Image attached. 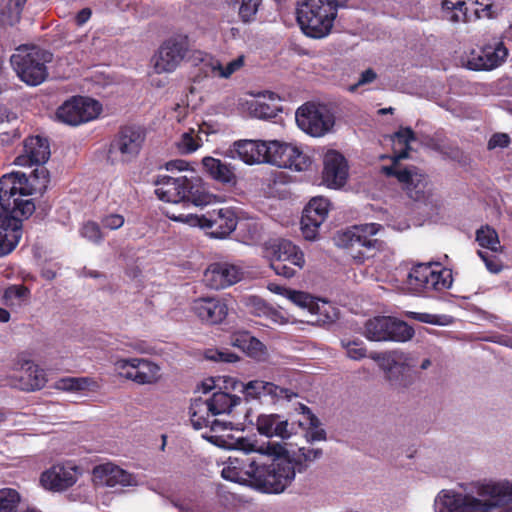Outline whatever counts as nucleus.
I'll return each instance as SVG.
<instances>
[{"label": "nucleus", "mask_w": 512, "mask_h": 512, "mask_svg": "<svg viewBox=\"0 0 512 512\" xmlns=\"http://www.w3.org/2000/svg\"><path fill=\"white\" fill-rule=\"evenodd\" d=\"M91 17V11L88 8H84L81 11L78 12L76 16V22L78 25H83L86 23L89 18Z\"/></svg>", "instance_id": "nucleus-60"}, {"label": "nucleus", "mask_w": 512, "mask_h": 512, "mask_svg": "<svg viewBox=\"0 0 512 512\" xmlns=\"http://www.w3.org/2000/svg\"><path fill=\"white\" fill-rule=\"evenodd\" d=\"M265 315H267L274 323L286 324L288 322L285 316H283L280 312L272 309H268Z\"/></svg>", "instance_id": "nucleus-59"}, {"label": "nucleus", "mask_w": 512, "mask_h": 512, "mask_svg": "<svg viewBox=\"0 0 512 512\" xmlns=\"http://www.w3.org/2000/svg\"><path fill=\"white\" fill-rule=\"evenodd\" d=\"M242 275L240 267L227 262H216L205 270L204 281L211 289L220 290L240 281Z\"/></svg>", "instance_id": "nucleus-28"}, {"label": "nucleus", "mask_w": 512, "mask_h": 512, "mask_svg": "<svg viewBox=\"0 0 512 512\" xmlns=\"http://www.w3.org/2000/svg\"><path fill=\"white\" fill-rule=\"evenodd\" d=\"M80 234L83 238L95 244H100L105 237L99 224L94 221L84 223L80 229Z\"/></svg>", "instance_id": "nucleus-47"}, {"label": "nucleus", "mask_w": 512, "mask_h": 512, "mask_svg": "<svg viewBox=\"0 0 512 512\" xmlns=\"http://www.w3.org/2000/svg\"><path fill=\"white\" fill-rule=\"evenodd\" d=\"M473 492L442 489L435 496L434 512H500L512 503V481L482 480Z\"/></svg>", "instance_id": "nucleus-3"}, {"label": "nucleus", "mask_w": 512, "mask_h": 512, "mask_svg": "<svg viewBox=\"0 0 512 512\" xmlns=\"http://www.w3.org/2000/svg\"><path fill=\"white\" fill-rule=\"evenodd\" d=\"M342 347L346 350V355L352 360H361L367 356V349L361 340H341Z\"/></svg>", "instance_id": "nucleus-46"}, {"label": "nucleus", "mask_w": 512, "mask_h": 512, "mask_svg": "<svg viewBox=\"0 0 512 512\" xmlns=\"http://www.w3.org/2000/svg\"><path fill=\"white\" fill-rule=\"evenodd\" d=\"M364 335L370 341L406 342L413 337L414 330L394 317L378 316L366 322Z\"/></svg>", "instance_id": "nucleus-12"}, {"label": "nucleus", "mask_w": 512, "mask_h": 512, "mask_svg": "<svg viewBox=\"0 0 512 512\" xmlns=\"http://www.w3.org/2000/svg\"><path fill=\"white\" fill-rule=\"evenodd\" d=\"M10 317V313L6 309L0 307V322L7 323L9 322Z\"/></svg>", "instance_id": "nucleus-64"}, {"label": "nucleus", "mask_w": 512, "mask_h": 512, "mask_svg": "<svg viewBox=\"0 0 512 512\" xmlns=\"http://www.w3.org/2000/svg\"><path fill=\"white\" fill-rule=\"evenodd\" d=\"M29 295V290L23 285H12L5 289L3 294L4 303L7 306H20Z\"/></svg>", "instance_id": "nucleus-42"}, {"label": "nucleus", "mask_w": 512, "mask_h": 512, "mask_svg": "<svg viewBox=\"0 0 512 512\" xmlns=\"http://www.w3.org/2000/svg\"><path fill=\"white\" fill-rule=\"evenodd\" d=\"M102 110L101 104L87 97H73L64 102L57 110V118L68 125L77 126L97 118Z\"/></svg>", "instance_id": "nucleus-18"}, {"label": "nucleus", "mask_w": 512, "mask_h": 512, "mask_svg": "<svg viewBox=\"0 0 512 512\" xmlns=\"http://www.w3.org/2000/svg\"><path fill=\"white\" fill-rule=\"evenodd\" d=\"M49 182L48 171L36 168L30 178L21 172H11L0 179V257L11 253L22 237V219L35 211L29 198L42 192Z\"/></svg>", "instance_id": "nucleus-2"}, {"label": "nucleus", "mask_w": 512, "mask_h": 512, "mask_svg": "<svg viewBox=\"0 0 512 512\" xmlns=\"http://www.w3.org/2000/svg\"><path fill=\"white\" fill-rule=\"evenodd\" d=\"M232 344L243 350H247L249 354L256 355L262 352L263 344L256 338L244 333L232 340Z\"/></svg>", "instance_id": "nucleus-45"}, {"label": "nucleus", "mask_w": 512, "mask_h": 512, "mask_svg": "<svg viewBox=\"0 0 512 512\" xmlns=\"http://www.w3.org/2000/svg\"><path fill=\"white\" fill-rule=\"evenodd\" d=\"M376 78L377 73L373 69H366L360 74L358 81L349 87V91L354 92L358 87L374 82Z\"/></svg>", "instance_id": "nucleus-56"}, {"label": "nucleus", "mask_w": 512, "mask_h": 512, "mask_svg": "<svg viewBox=\"0 0 512 512\" xmlns=\"http://www.w3.org/2000/svg\"><path fill=\"white\" fill-rule=\"evenodd\" d=\"M476 240L481 247L488 248L492 251H496L499 244L496 231L488 226L477 230Z\"/></svg>", "instance_id": "nucleus-44"}, {"label": "nucleus", "mask_w": 512, "mask_h": 512, "mask_svg": "<svg viewBox=\"0 0 512 512\" xmlns=\"http://www.w3.org/2000/svg\"><path fill=\"white\" fill-rule=\"evenodd\" d=\"M248 441L240 438L236 441V449L239 451L238 456H230L225 462V466L221 471L224 479L243 485L254 487L255 471H257V456H250L252 452L241 449L240 442Z\"/></svg>", "instance_id": "nucleus-14"}, {"label": "nucleus", "mask_w": 512, "mask_h": 512, "mask_svg": "<svg viewBox=\"0 0 512 512\" xmlns=\"http://www.w3.org/2000/svg\"><path fill=\"white\" fill-rule=\"evenodd\" d=\"M190 49L189 39L186 35H173L163 42L153 57L155 73H172L185 59Z\"/></svg>", "instance_id": "nucleus-13"}, {"label": "nucleus", "mask_w": 512, "mask_h": 512, "mask_svg": "<svg viewBox=\"0 0 512 512\" xmlns=\"http://www.w3.org/2000/svg\"><path fill=\"white\" fill-rule=\"evenodd\" d=\"M50 157L48 140L40 136H32L24 142V153L15 158L18 166L44 164Z\"/></svg>", "instance_id": "nucleus-33"}, {"label": "nucleus", "mask_w": 512, "mask_h": 512, "mask_svg": "<svg viewBox=\"0 0 512 512\" xmlns=\"http://www.w3.org/2000/svg\"><path fill=\"white\" fill-rule=\"evenodd\" d=\"M338 0H304L297 11L302 31L311 38L330 34L338 12Z\"/></svg>", "instance_id": "nucleus-6"}, {"label": "nucleus", "mask_w": 512, "mask_h": 512, "mask_svg": "<svg viewBox=\"0 0 512 512\" xmlns=\"http://www.w3.org/2000/svg\"><path fill=\"white\" fill-rule=\"evenodd\" d=\"M92 481L97 488L119 489L138 484L136 477L113 462L96 465Z\"/></svg>", "instance_id": "nucleus-20"}, {"label": "nucleus", "mask_w": 512, "mask_h": 512, "mask_svg": "<svg viewBox=\"0 0 512 512\" xmlns=\"http://www.w3.org/2000/svg\"><path fill=\"white\" fill-rule=\"evenodd\" d=\"M191 312L202 323L216 325L222 323L228 315V305L219 297H200L191 303Z\"/></svg>", "instance_id": "nucleus-25"}, {"label": "nucleus", "mask_w": 512, "mask_h": 512, "mask_svg": "<svg viewBox=\"0 0 512 512\" xmlns=\"http://www.w3.org/2000/svg\"><path fill=\"white\" fill-rule=\"evenodd\" d=\"M384 371L386 379L395 387H408L413 382L411 358L409 354L393 350L375 353L370 356Z\"/></svg>", "instance_id": "nucleus-11"}, {"label": "nucleus", "mask_w": 512, "mask_h": 512, "mask_svg": "<svg viewBox=\"0 0 512 512\" xmlns=\"http://www.w3.org/2000/svg\"><path fill=\"white\" fill-rule=\"evenodd\" d=\"M175 145L181 154H191L202 146V138L200 131L194 128H189L184 131Z\"/></svg>", "instance_id": "nucleus-41"}, {"label": "nucleus", "mask_w": 512, "mask_h": 512, "mask_svg": "<svg viewBox=\"0 0 512 512\" xmlns=\"http://www.w3.org/2000/svg\"><path fill=\"white\" fill-rule=\"evenodd\" d=\"M124 223V216L118 213L106 214L101 218L102 227L109 230H117L121 228Z\"/></svg>", "instance_id": "nucleus-51"}, {"label": "nucleus", "mask_w": 512, "mask_h": 512, "mask_svg": "<svg viewBox=\"0 0 512 512\" xmlns=\"http://www.w3.org/2000/svg\"><path fill=\"white\" fill-rule=\"evenodd\" d=\"M241 391L246 398L258 399L262 396H270L273 399H286L290 401L296 396L294 392L287 388H282L274 383L262 380L249 381L246 384H241Z\"/></svg>", "instance_id": "nucleus-34"}, {"label": "nucleus", "mask_w": 512, "mask_h": 512, "mask_svg": "<svg viewBox=\"0 0 512 512\" xmlns=\"http://www.w3.org/2000/svg\"><path fill=\"white\" fill-rule=\"evenodd\" d=\"M245 305L250 309V312L255 315H265L268 311V307L265 305L263 300L257 296H247L244 298Z\"/></svg>", "instance_id": "nucleus-53"}, {"label": "nucleus", "mask_w": 512, "mask_h": 512, "mask_svg": "<svg viewBox=\"0 0 512 512\" xmlns=\"http://www.w3.org/2000/svg\"><path fill=\"white\" fill-rule=\"evenodd\" d=\"M143 142L144 135L138 128L124 127L112 141L109 153L122 162H129L139 154Z\"/></svg>", "instance_id": "nucleus-23"}, {"label": "nucleus", "mask_w": 512, "mask_h": 512, "mask_svg": "<svg viewBox=\"0 0 512 512\" xmlns=\"http://www.w3.org/2000/svg\"><path fill=\"white\" fill-rule=\"evenodd\" d=\"M262 0H242L239 16L244 22L254 19Z\"/></svg>", "instance_id": "nucleus-49"}, {"label": "nucleus", "mask_w": 512, "mask_h": 512, "mask_svg": "<svg viewBox=\"0 0 512 512\" xmlns=\"http://www.w3.org/2000/svg\"><path fill=\"white\" fill-rule=\"evenodd\" d=\"M52 54L36 46L22 45L11 55L10 62L18 77L30 86H37L48 76L46 64Z\"/></svg>", "instance_id": "nucleus-8"}, {"label": "nucleus", "mask_w": 512, "mask_h": 512, "mask_svg": "<svg viewBox=\"0 0 512 512\" xmlns=\"http://www.w3.org/2000/svg\"><path fill=\"white\" fill-rule=\"evenodd\" d=\"M20 495L15 489H0V512H16Z\"/></svg>", "instance_id": "nucleus-43"}, {"label": "nucleus", "mask_w": 512, "mask_h": 512, "mask_svg": "<svg viewBox=\"0 0 512 512\" xmlns=\"http://www.w3.org/2000/svg\"><path fill=\"white\" fill-rule=\"evenodd\" d=\"M510 143V137L506 133H496L494 134L489 142H488V148L489 149H495V148H505Z\"/></svg>", "instance_id": "nucleus-57"}, {"label": "nucleus", "mask_w": 512, "mask_h": 512, "mask_svg": "<svg viewBox=\"0 0 512 512\" xmlns=\"http://www.w3.org/2000/svg\"><path fill=\"white\" fill-rule=\"evenodd\" d=\"M306 297L308 299H306L305 302H299L298 306L306 308L310 313L312 319L307 322L323 325L333 322L336 319L337 313L331 303L321 299H315L307 293Z\"/></svg>", "instance_id": "nucleus-36"}, {"label": "nucleus", "mask_w": 512, "mask_h": 512, "mask_svg": "<svg viewBox=\"0 0 512 512\" xmlns=\"http://www.w3.org/2000/svg\"><path fill=\"white\" fill-rule=\"evenodd\" d=\"M114 370L121 377L140 385L154 384L161 378L160 366L144 358L117 359Z\"/></svg>", "instance_id": "nucleus-16"}, {"label": "nucleus", "mask_w": 512, "mask_h": 512, "mask_svg": "<svg viewBox=\"0 0 512 512\" xmlns=\"http://www.w3.org/2000/svg\"><path fill=\"white\" fill-rule=\"evenodd\" d=\"M267 144L260 140H240L234 143V152L246 164L266 163Z\"/></svg>", "instance_id": "nucleus-35"}, {"label": "nucleus", "mask_w": 512, "mask_h": 512, "mask_svg": "<svg viewBox=\"0 0 512 512\" xmlns=\"http://www.w3.org/2000/svg\"><path fill=\"white\" fill-rule=\"evenodd\" d=\"M382 225L378 223H365L354 225L338 233L336 237L337 244L343 247L362 246L368 250L381 249L382 242L373 238L380 230Z\"/></svg>", "instance_id": "nucleus-21"}, {"label": "nucleus", "mask_w": 512, "mask_h": 512, "mask_svg": "<svg viewBox=\"0 0 512 512\" xmlns=\"http://www.w3.org/2000/svg\"><path fill=\"white\" fill-rule=\"evenodd\" d=\"M206 358L216 362L233 363L238 360V356L226 349L208 350L205 354Z\"/></svg>", "instance_id": "nucleus-50"}, {"label": "nucleus", "mask_w": 512, "mask_h": 512, "mask_svg": "<svg viewBox=\"0 0 512 512\" xmlns=\"http://www.w3.org/2000/svg\"><path fill=\"white\" fill-rule=\"evenodd\" d=\"M266 163L295 171H304L310 166L311 160L296 146L273 140L268 141L267 144Z\"/></svg>", "instance_id": "nucleus-19"}, {"label": "nucleus", "mask_w": 512, "mask_h": 512, "mask_svg": "<svg viewBox=\"0 0 512 512\" xmlns=\"http://www.w3.org/2000/svg\"><path fill=\"white\" fill-rule=\"evenodd\" d=\"M279 100L280 98L275 93L266 91L250 99L241 98L239 105L252 117L268 119L275 117L280 111Z\"/></svg>", "instance_id": "nucleus-29"}, {"label": "nucleus", "mask_w": 512, "mask_h": 512, "mask_svg": "<svg viewBox=\"0 0 512 512\" xmlns=\"http://www.w3.org/2000/svg\"><path fill=\"white\" fill-rule=\"evenodd\" d=\"M303 404L299 405V412L303 414L306 418V422L298 421V427L301 429V434L298 435L297 432L294 431L293 423H290L289 420L281 414L277 413H262L256 416L255 421L250 419V423L254 424L257 432L265 436L267 438H279L281 441H269L265 444H284L291 443L296 444L297 447H309L308 444L305 443V439H303V429L309 425L308 414L303 413L301 407Z\"/></svg>", "instance_id": "nucleus-7"}, {"label": "nucleus", "mask_w": 512, "mask_h": 512, "mask_svg": "<svg viewBox=\"0 0 512 512\" xmlns=\"http://www.w3.org/2000/svg\"><path fill=\"white\" fill-rule=\"evenodd\" d=\"M202 164L208 175L222 184L234 185L236 174L234 168L227 162L214 157H204Z\"/></svg>", "instance_id": "nucleus-37"}, {"label": "nucleus", "mask_w": 512, "mask_h": 512, "mask_svg": "<svg viewBox=\"0 0 512 512\" xmlns=\"http://www.w3.org/2000/svg\"><path fill=\"white\" fill-rule=\"evenodd\" d=\"M154 183L156 195L166 202H189L195 206H203L211 201V195L205 191L202 179L193 174L178 177L158 176Z\"/></svg>", "instance_id": "nucleus-5"}, {"label": "nucleus", "mask_w": 512, "mask_h": 512, "mask_svg": "<svg viewBox=\"0 0 512 512\" xmlns=\"http://www.w3.org/2000/svg\"><path fill=\"white\" fill-rule=\"evenodd\" d=\"M509 50L501 39H493L479 50H472L465 57V66L474 71H491L503 65Z\"/></svg>", "instance_id": "nucleus-15"}, {"label": "nucleus", "mask_w": 512, "mask_h": 512, "mask_svg": "<svg viewBox=\"0 0 512 512\" xmlns=\"http://www.w3.org/2000/svg\"><path fill=\"white\" fill-rule=\"evenodd\" d=\"M308 414L309 425L303 429V439L309 447L296 444H261L241 441V449L257 453V471L254 488L267 493H281L295 480L296 473H304L309 466L324 456V450L316 443L326 441L327 434L320 420L307 406H302Z\"/></svg>", "instance_id": "nucleus-1"}, {"label": "nucleus", "mask_w": 512, "mask_h": 512, "mask_svg": "<svg viewBox=\"0 0 512 512\" xmlns=\"http://www.w3.org/2000/svg\"><path fill=\"white\" fill-rule=\"evenodd\" d=\"M14 119H16V115L13 112L9 111L5 106H0V122H10Z\"/></svg>", "instance_id": "nucleus-61"}, {"label": "nucleus", "mask_w": 512, "mask_h": 512, "mask_svg": "<svg viewBox=\"0 0 512 512\" xmlns=\"http://www.w3.org/2000/svg\"><path fill=\"white\" fill-rule=\"evenodd\" d=\"M243 66L244 56L240 55L227 63H223L218 59L212 58L204 63L203 68L207 75L215 78L228 79Z\"/></svg>", "instance_id": "nucleus-38"}, {"label": "nucleus", "mask_w": 512, "mask_h": 512, "mask_svg": "<svg viewBox=\"0 0 512 512\" xmlns=\"http://www.w3.org/2000/svg\"><path fill=\"white\" fill-rule=\"evenodd\" d=\"M415 140V134L411 128H400L393 136L394 156L391 166L383 167L387 176H393L404 185L410 198L419 201L425 197L427 178L415 166L402 168L398 162L406 159L410 150V142Z\"/></svg>", "instance_id": "nucleus-4"}, {"label": "nucleus", "mask_w": 512, "mask_h": 512, "mask_svg": "<svg viewBox=\"0 0 512 512\" xmlns=\"http://www.w3.org/2000/svg\"><path fill=\"white\" fill-rule=\"evenodd\" d=\"M296 122L307 134L320 137L332 129L334 117L325 107L306 103L297 109Z\"/></svg>", "instance_id": "nucleus-17"}, {"label": "nucleus", "mask_w": 512, "mask_h": 512, "mask_svg": "<svg viewBox=\"0 0 512 512\" xmlns=\"http://www.w3.org/2000/svg\"><path fill=\"white\" fill-rule=\"evenodd\" d=\"M13 372L12 377L17 380L13 385L21 390H39L46 383L44 370L28 359L18 358L13 365Z\"/></svg>", "instance_id": "nucleus-26"}, {"label": "nucleus", "mask_w": 512, "mask_h": 512, "mask_svg": "<svg viewBox=\"0 0 512 512\" xmlns=\"http://www.w3.org/2000/svg\"><path fill=\"white\" fill-rule=\"evenodd\" d=\"M452 272L439 264L419 263L414 265L407 276V287L417 294L429 295L431 292H441L451 287Z\"/></svg>", "instance_id": "nucleus-9"}, {"label": "nucleus", "mask_w": 512, "mask_h": 512, "mask_svg": "<svg viewBox=\"0 0 512 512\" xmlns=\"http://www.w3.org/2000/svg\"><path fill=\"white\" fill-rule=\"evenodd\" d=\"M270 267L277 275L288 279L294 277L296 274V269L287 265L286 262L270 261Z\"/></svg>", "instance_id": "nucleus-54"}, {"label": "nucleus", "mask_w": 512, "mask_h": 512, "mask_svg": "<svg viewBox=\"0 0 512 512\" xmlns=\"http://www.w3.org/2000/svg\"><path fill=\"white\" fill-rule=\"evenodd\" d=\"M473 1L475 4L482 6L481 9H476L474 12L476 19L494 17L493 6L489 0ZM467 10L466 0H444L442 2L443 19L453 24L469 22L471 19Z\"/></svg>", "instance_id": "nucleus-24"}, {"label": "nucleus", "mask_w": 512, "mask_h": 512, "mask_svg": "<svg viewBox=\"0 0 512 512\" xmlns=\"http://www.w3.org/2000/svg\"><path fill=\"white\" fill-rule=\"evenodd\" d=\"M413 317L423 323H434V315L428 313H412Z\"/></svg>", "instance_id": "nucleus-62"}, {"label": "nucleus", "mask_w": 512, "mask_h": 512, "mask_svg": "<svg viewBox=\"0 0 512 512\" xmlns=\"http://www.w3.org/2000/svg\"><path fill=\"white\" fill-rule=\"evenodd\" d=\"M206 399L213 410V414L216 416L230 413L232 408L238 405L241 400L238 396L222 391L214 392L211 397Z\"/></svg>", "instance_id": "nucleus-40"}, {"label": "nucleus", "mask_w": 512, "mask_h": 512, "mask_svg": "<svg viewBox=\"0 0 512 512\" xmlns=\"http://www.w3.org/2000/svg\"><path fill=\"white\" fill-rule=\"evenodd\" d=\"M268 289L275 294H279V295L286 297L287 299L291 300L296 305H298L299 302H305V300L308 299L306 297V293L301 292V291L291 290L284 286L278 285L276 283H269Z\"/></svg>", "instance_id": "nucleus-48"}, {"label": "nucleus", "mask_w": 512, "mask_h": 512, "mask_svg": "<svg viewBox=\"0 0 512 512\" xmlns=\"http://www.w3.org/2000/svg\"><path fill=\"white\" fill-rule=\"evenodd\" d=\"M348 177L347 161L342 154L330 150L324 156L323 183L333 189L341 188Z\"/></svg>", "instance_id": "nucleus-31"}, {"label": "nucleus", "mask_w": 512, "mask_h": 512, "mask_svg": "<svg viewBox=\"0 0 512 512\" xmlns=\"http://www.w3.org/2000/svg\"><path fill=\"white\" fill-rule=\"evenodd\" d=\"M55 388L67 392L96 391L98 382L90 377H64L55 383Z\"/></svg>", "instance_id": "nucleus-39"}, {"label": "nucleus", "mask_w": 512, "mask_h": 512, "mask_svg": "<svg viewBox=\"0 0 512 512\" xmlns=\"http://www.w3.org/2000/svg\"><path fill=\"white\" fill-rule=\"evenodd\" d=\"M78 479V468L72 464H57L43 472L40 478L45 489L63 491L73 486Z\"/></svg>", "instance_id": "nucleus-30"}, {"label": "nucleus", "mask_w": 512, "mask_h": 512, "mask_svg": "<svg viewBox=\"0 0 512 512\" xmlns=\"http://www.w3.org/2000/svg\"><path fill=\"white\" fill-rule=\"evenodd\" d=\"M188 165V162H186L185 160H172L166 163V169L168 171H185L188 169Z\"/></svg>", "instance_id": "nucleus-58"}, {"label": "nucleus", "mask_w": 512, "mask_h": 512, "mask_svg": "<svg viewBox=\"0 0 512 512\" xmlns=\"http://www.w3.org/2000/svg\"><path fill=\"white\" fill-rule=\"evenodd\" d=\"M169 218L173 221L187 224L191 227L210 229V236L223 239L230 235L237 226V217L231 208H219L208 211L199 216L196 214H171Z\"/></svg>", "instance_id": "nucleus-10"}, {"label": "nucleus", "mask_w": 512, "mask_h": 512, "mask_svg": "<svg viewBox=\"0 0 512 512\" xmlns=\"http://www.w3.org/2000/svg\"><path fill=\"white\" fill-rule=\"evenodd\" d=\"M214 388V380L207 379L206 381L202 382L199 386V390H201L204 394L209 393Z\"/></svg>", "instance_id": "nucleus-63"}, {"label": "nucleus", "mask_w": 512, "mask_h": 512, "mask_svg": "<svg viewBox=\"0 0 512 512\" xmlns=\"http://www.w3.org/2000/svg\"><path fill=\"white\" fill-rule=\"evenodd\" d=\"M330 202L322 196L312 198L306 205L301 218V230L306 240L313 241L318 236L320 226L326 220Z\"/></svg>", "instance_id": "nucleus-22"}, {"label": "nucleus", "mask_w": 512, "mask_h": 512, "mask_svg": "<svg viewBox=\"0 0 512 512\" xmlns=\"http://www.w3.org/2000/svg\"><path fill=\"white\" fill-rule=\"evenodd\" d=\"M264 256L269 261L288 262L298 269H302L305 265V257L302 250L287 239H277L266 243L264 246Z\"/></svg>", "instance_id": "nucleus-27"}, {"label": "nucleus", "mask_w": 512, "mask_h": 512, "mask_svg": "<svg viewBox=\"0 0 512 512\" xmlns=\"http://www.w3.org/2000/svg\"><path fill=\"white\" fill-rule=\"evenodd\" d=\"M190 421L194 429L200 430L210 427L211 431L218 432L226 429V424L214 419L216 415L206 398H195L189 409Z\"/></svg>", "instance_id": "nucleus-32"}, {"label": "nucleus", "mask_w": 512, "mask_h": 512, "mask_svg": "<svg viewBox=\"0 0 512 512\" xmlns=\"http://www.w3.org/2000/svg\"><path fill=\"white\" fill-rule=\"evenodd\" d=\"M478 255L484 261L488 271L495 274L501 271V264L495 256L483 251H478Z\"/></svg>", "instance_id": "nucleus-55"}, {"label": "nucleus", "mask_w": 512, "mask_h": 512, "mask_svg": "<svg viewBox=\"0 0 512 512\" xmlns=\"http://www.w3.org/2000/svg\"><path fill=\"white\" fill-rule=\"evenodd\" d=\"M26 1L27 0H9L7 10L9 11L10 26L19 22Z\"/></svg>", "instance_id": "nucleus-52"}]
</instances>
